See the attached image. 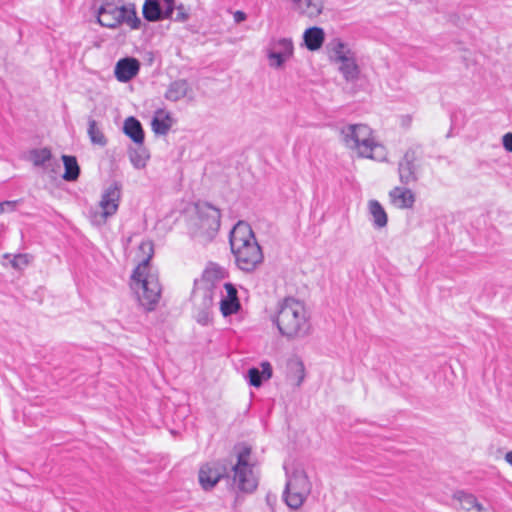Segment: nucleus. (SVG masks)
I'll return each instance as SVG.
<instances>
[{"mask_svg":"<svg viewBox=\"0 0 512 512\" xmlns=\"http://www.w3.org/2000/svg\"><path fill=\"white\" fill-rule=\"evenodd\" d=\"M270 319L279 335L288 341L302 340L312 333L311 313L303 301L294 297L278 302Z\"/></svg>","mask_w":512,"mask_h":512,"instance_id":"obj_1","label":"nucleus"},{"mask_svg":"<svg viewBox=\"0 0 512 512\" xmlns=\"http://www.w3.org/2000/svg\"><path fill=\"white\" fill-rule=\"evenodd\" d=\"M228 277V271L217 263L210 262L204 268L201 276L194 280L192 302L199 310L197 321L206 324L209 310L213 307L214 299L220 292L222 282Z\"/></svg>","mask_w":512,"mask_h":512,"instance_id":"obj_2","label":"nucleus"},{"mask_svg":"<svg viewBox=\"0 0 512 512\" xmlns=\"http://www.w3.org/2000/svg\"><path fill=\"white\" fill-rule=\"evenodd\" d=\"M139 250L144 254V257L132 274L131 287L137 294L140 304L146 310L151 311L155 308L161 296L158 275L151 270L149 265L153 255V245L150 241H144L139 245Z\"/></svg>","mask_w":512,"mask_h":512,"instance_id":"obj_3","label":"nucleus"},{"mask_svg":"<svg viewBox=\"0 0 512 512\" xmlns=\"http://www.w3.org/2000/svg\"><path fill=\"white\" fill-rule=\"evenodd\" d=\"M220 211L208 203H198L188 221L190 237L200 244L214 239L220 227Z\"/></svg>","mask_w":512,"mask_h":512,"instance_id":"obj_4","label":"nucleus"},{"mask_svg":"<svg viewBox=\"0 0 512 512\" xmlns=\"http://www.w3.org/2000/svg\"><path fill=\"white\" fill-rule=\"evenodd\" d=\"M97 22L106 28L114 29L126 23L131 29H138L141 21L133 8L119 6L109 0H97L94 4Z\"/></svg>","mask_w":512,"mask_h":512,"instance_id":"obj_5","label":"nucleus"},{"mask_svg":"<svg viewBox=\"0 0 512 512\" xmlns=\"http://www.w3.org/2000/svg\"><path fill=\"white\" fill-rule=\"evenodd\" d=\"M286 487L284 500L292 509H299L311 492V482L301 465H285Z\"/></svg>","mask_w":512,"mask_h":512,"instance_id":"obj_6","label":"nucleus"},{"mask_svg":"<svg viewBox=\"0 0 512 512\" xmlns=\"http://www.w3.org/2000/svg\"><path fill=\"white\" fill-rule=\"evenodd\" d=\"M345 145L359 156L375 159V152L381 149L375 141L372 129L365 124H350L341 131Z\"/></svg>","mask_w":512,"mask_h":512,"instance_id":"obj_7","label":"nucleus"},{"mask_svg":"<svg viewBox=\"0 0 512 512\" xmlns=\"http://www.w3.org/2000/svg\"><path fill=\"white\" fill-rule=\"evenodd\" d=\"M233 480L238 489L246 493H252L258 486V474L251 462V448L247 445L238 448Z\"/></svg>","mask_w":512,"mask_h":512,"instance_id":"obj_8","label":"nucleus"},{"mask_svg":"<svg viewBox=\"0 0 512 512\" xmlns=\"http://www.w3.org/2000/svg\"><path fill=\"white\" fill-rule=\"evenodd\" d=\"M121 194L122 187L118 182H112L103 189L97 208L90 212V221L94 226H103L117 213Z\"/></svg>","mask_w":512,"mask_h":512,"instance_id":"obj_9","label":"nucleus"},{"mask_svg":"<svg viewBox=\"0 0 512 512\" xmlns=\"http://www.w3.org/2000/svg\"><path fill=\"white\" fill-rule=\"evenodd\" d=\"M294 55V43L289 37H274L267 47L269 66L282 69Z\"/></svg>","mask_w":512,"mask_h":512,"instance_id":"obj_10","label":"nucleus"},{"mask_svg":"<svg viewBox=\"0 0 512 512\" xmlns=\"http://www.w3.org/2000/svg\"><path fill=\"white\" fill-rule=\"evenodd\" d=\"M421 172V152L419 148L406 150L398 164L400 182L409 185L418 181Z\"/></svg>","mask_w":512,"mask_h":512,"instance_id":"obj_11","label":"nucleus"},{"mask_svg":"<svg viewBox=\"0 0 512 512\" xmlns=\"http://www.w3.org/2000/svg\"><path fill=\"white\" fill-rule=\"evenodd\" d=\"M174 0H145L142 8L143 17L149 22H158L172 18Z\"/></svg>","mask_w":512,"mask_h":512,"instance_id":"obj_12","label":"nucleus"},{"mask_svg":"<svg viewBox=\"0 0 512 512\" xmlns=\"http://www.w3.org/2000/svg\"><path fill=\"white\" fill-rule=\"evenodd\" d=\"M231 251L235 257L237 267L245 272L254 271L263 261V253L258 243H253L250 249L243 248Z\"/></svg>","mask_w":512,"mask_h":512,"instance_id":"obj_13","label":"nucleus"},{"mask_svg":"<svg viewBox=\"0 0 512 512\" xmlns=\"http://www.w3.org/2000/svg\"><path fill=\"white\" fill-rule=\"evenodd\" d=\"M258 243L250 225L244 221H239L230 232L231 250L248 248Z\"/></svg>","mask_w":512,"mask_h":512,"instance_id":"obj_14","label":"nucleus"},{"mask_svg":"<svg viewBox=\"0 0 512 512\" xmlns=\"http://www.w3.org/2000/svg\"><path fill=\"white\" fill-rule=\"evenodd\" d=\"M223 287L224 293L221 292L220 311L223 316L227 317L237 313L241 305L236 287L231 283H225Z\"/></svg>","mask_w":512,"mask_h":512,"instance_id":"obj_15","label":"nucleus"},{"mask_svg":"<svg viewBox=\"0 0 512 512\" xmlns=\"http://www.w3.org/2000/svg\"><path fill=\"white\" fill-rule=\"evenodd\" d=\"M140 70V63L136 58L125 57L117 61L114 68L115 78L121 82L126 83L132 80Z\"/></svg>","mask_w":512,"mask_h":512,"instance_id":"obj_16","label":"nucleus"},{"mask_svg":"<svg viewBox=\"0 0 512 512\" xmlns=\"http://www.w3.org/2000/svg\"><path fill=\"white\" fill-rule=\"evenodd\" d=\"M224 474L223 467L218 463H206L199 470V482L205 489L213 488Z\"/></svg>","mask_w":512,"mask_h":512,"instance_id":"obj_17","label":"nucleus"},{"mask_svg":"<svg viewBox=\"0 0 512 512\" xmlns=\"http://www.w3.org/2000/svg\"><path fill=\"white\" fill-rule=\"evenodd\" d=\"M29 158L35 166L43 168L49 174L55 173L59 166L57 162L52 161V154L48 148L32 150Z\"/></svg>","mask_w":512,"mask_h":512,"instance_id":"obj_18","label":"nucleus"},{"mask_svg":"<svg viewBox=\"0 0 512 512\" xmlns=\"http://www.w3.org/2000/svg\"><path fill=\"white\" fill-rule=\"evenodd\" d=\"M390 202L399 209L412 208L415 203V194L406 187H395L389 192Z\"/></svg>","mask_w":512,"mask_h":512,"instance_id":"obj_19","label":"nucleus"},{"mask_svg":"<svg viewBox=\"0 0 512 512\" xmlns=\"http://www.w3.org/2000/svg\"><path fill=\"white\" fill-rule=\"evenodd\" d=\"M328 49L330 53V58L335 62L336 64L340 63L341 61H345L348 58L354 56V52L351 50L348 44L344 43L341 39H333L328 44Z\"/></svg>","mask_w":512,"mask_h":512,"instance_id":"obj_20","label":"nucleus"},{"mask_svg":"<svg viewBox=\"0 0 512 512\" xmlns=\"http://www.w3.org/2000/svg\"><path fill=\"white\" fill-rule=\"evenodd\" d=\"M174 124L172 115L163 109H159L155 112L152 119V130L159 135H166Z\"/></svg>","mask_w":512,"mask_h":512,"instance_id":"obj_21","label":"nucleus"},{"mask_svg":"<svg viewBox=\"0 0 512 512\" xmlns=\"http://www.w3.org/2000/svg\"><path fill=\"white\" fill-rule=\"evenodd\" d=\"M325 40L324 30L320 27H310L304 31L303 41L305 47L310 51L320 49Z\"/></svg>","mask_w":512,"mask_h":512,"instance_id":"obj_22","label":"nucleus"},{"mask_svg":"<svg viewBox=\"0 0 512 512\" xmlns=\"http://www.w3.org/2000/svg\"><path fill=\"white\" fill-rule=\"evenodd\" d=\"M249 384L254 387H260L263 379L272 377V367L267 361L261 363V371L258 368H250L247 373Z\"/></svg>","mask_w":512,"mask_h":512,"instance_id":"obj_23","label":"nucleus"},{"mask_svg":"<svg viewBox=\"0 0 512 512\" xmlns=\"http://www.w3.org/2000/svg\"><path fill=\"white\" fill-rule=\"evenodd\" d=\"M287 375L296 386H300L302 384L305 378V367L299 358H292L288 361Z\"/></svg>","mask_w":512,"mask_h":512,"instance_id":"obj_24","label":"nucleus"},{"mask_svg":"<svg viewBox=\"0 0 512 512\" xmlns=\"http://www.w3.org/2000/svg\"><path fill=\"white\" fill-rule=\"evenodd\" d=\"M124 133L130 137L136 144H142L144 141V131L141 123L134 117H129L124 122Z\"/></svg>","mask_w":512,"mask_h":512,"instance_id":"obj_25","label":"nucleus"},{"mask_svg":"<svg viewBox=\"0 0 512 512\" xmlns=\"http://www.w3.org/2000/svg\"><path fill=\"white\" fill-rule=\"evenodd\" d=\"M188 89L189 84L186 80H176L169 85L164 96L167 100L175 102L184 98Z\"/></svg>","mask_w":512,"mask_h":512,"instance_id":"obj_26","label":"nucleus"},{"mask_svg":"<svg viewBox=\"0 0 512 512\" xmlns=\"http://www.w3.org/2000/svg\"><path fill=\"white\" fill-rule=\"evenodd\" d=\"M454 499L459 502L460 507L465 511L476 509L479 512L484 511V507L480 504L476 497L464 491H457L454 494Z\"/></svg>","mask_w":512,"mask_h":512,"instance_id":"obj_27","label":"nucleus"},{"mask_svg":"<svg viewBox=\"0 0 512 512\" xmlns=\"http://www.w3.org/2000/svg\"><path fill=\"white\" fill-rule=\"evenodd\" d=\"M62 161L64 164V174L63 179L66 181H76L80 174V167L78 165L77 159L74 156L63 155Z\"/></svg>","mask_w":512,"mask_h":512,"instance_id":"obj_28","label":"nucleus"},{"mask_svg":"<svg viewBox=\"0 0 512 512\" xmlns=\"http://www.w3.org/2000/svg\"><path fill=\"white\" fill-rule=\"evenodd\" d=\"M368 214L377 228L384 227V208L377 200H369L367 204Z\"/></svg>","mask_w":512,"mask_h":512,"instance_id":"obj_29","label":"nucleus"},{"mask_svg":"<svg viewBox=\"0 0 512 512\" xmlns=\"http://www.w3.org/2000/svg\"><path fill=\"white\" fill-rule=\"evenodd\" d=\"M339 71L342 73L344 78L348 81L355 80L359 74V68L356 64L355 55L348 58L345 61H341L337 64Z\"/></svg>","mask_w":512,"mask_h":512,"instance_id":"obj_30","label":"nucleus"},{"mask_svg":"<svg viewBox=\"0 0 512 512\" xmlns=\"http://www.w3.org/2000/svg\"><path fill=\"white\" fill-rule=\"evenodd\" d=\"M88 135L93 144L99 146H105L107 143L106 137L104 136L101 129L97 126L95 120L89 121Z\"/></svg>","mask_w":512,"mask_h":512,"instance_id":"obj_31","label":"nucleus"},{"mask_svg":"<svg viewBox=\"0 0 512 512\" xmlns=\"http://www.w3.org/2000/svg\"><path fill=\"white\" fill-rule=\"evenodd\" d=\"M129 159L136 169H143L149 159V155L145 150L134 149L129 152Z\"/></svg>","mask_w":512,"mask_h":512,"instance_id":"obj_32","label":"nucleus"},{"mask_svg":"<svg viewBox=\"0 0 512 512\" xmlns=\"http://www.w3.org/2000/svg\"><path fill=\"white\" fill-rule=\"evenodd\" d=\"M4 258L9 259L12 267L17 270H22L27 267L31 260L28 254H17L12 258L10 255L6 254L4 255Z\"/></svg>","mask_w":512,"mask_h":512,"instance_id":"obj_33","label":"nucleus"},{"mask_svg":"<svg viewBox=\"0 0 512 512\" xmlns=\"http://www.w3.org/2000/svg\"><path fill=\"white\" fill-rule=\"evenodd\" d=\"M188 18L189 13L187 8L183 4H180L178 6L174 4V12L172 14V18L169 19L175 22H185L188 20Z\"/></svg>","mask_w":512,"mask_h":512,"instance_id":"obj_34","label":"nucleus"},{"mask_svg":"<svg viewBox=\"0 0 512 512\" xmlns=\"http://www.w3.org/2000/svg\"><path fill=\"white\" fill-rule=\"evenodd\" d=\"M502 143L507 151L512 152V133H506L502 138Z\"/></svg>","mask_w":512,"mask_h":512,"instance_id":"obj_35","label":"nucleus"},{"mask_svg":"<svg viewBox=\"0 0 512 512\" xmlns=\"http://www.w3.org/2000/svg\"><path fill=\"white\" fill-rule=\"evenodd\" d=\"M17 204V201H5L0 203V214L8 211V210H14L15 206Z\"/></svg>","mask_w":512,"mask_h":512,"instance_id":"obj_36","label":"nucleus"},{"mask_svg":"<svg viewBox=\"0 0 512 512\" xmlns=\"http://www.w3.org/2000/svg\"><path fill=\"white\" fill-rule=\"evenodd\" d=\"M505 461L512 466V450L508 451L504 456Z\"/></svg>","mask_w":512,"mask_h":512,"instance_id":"obj_37","label":"nucleus"},{"mask_svg":"<svg viewBox=\"0 0 512 512\" xmlns=\"http://www.w3.org/2000/svg\"><path fill=\"white\" fill-rule=\"evenodd\" d=\"M410 121H411V119L409 117H405V124L406 125H409Z\"/></svg>","mask_w":512,"mask_h":512,"instance_id":"obj_38","label":"nucleus"},{"mask_svg":"<svg viewBox=\"0 0 512 512\" xmlns=\"http://www.w3.org/2000/svg\"><path fill=\"white\" fill-rule=\"evenodd\" d=\"M238 18L244 19V15L241 12H238Z\"/></svg>","mask_w":512,"mask_h":512,"instance_id":"obj_39","label":"nucleus"},{"mask_svg":"<svg viewBox=\"0 0 512 512\" xmlns=\"http://www.w3.org/2000/svg\"><path fill=\"white\" fill-rule=\"evenodd\" d=\"M238 18L244 19V15L241 12H238Z\"/></svg>","mask_w":512,"mask_h":512,"instance_id":"obj_40","label":"nucleus"},{"mask_svg":"<svg viewBox=\"0 0 512 512\" xmlns=\"http://www.w3.org/2000/svg\"><path fill=\"white\" fill-rule=\"evenodd\" d=\"M238 18L244 19V15L241 12H238Z\"/></svg>","mask_w":512,"mask_h":512,"instance_id":"obj_41","label":"nucleus"}]
</instances>
